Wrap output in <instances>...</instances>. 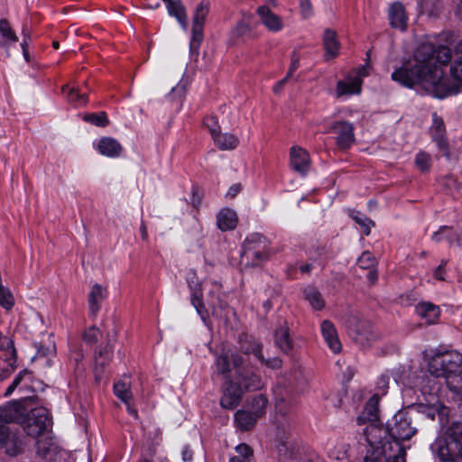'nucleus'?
<instances>
[{"instance_id": "f257e3e1", "label": "nucleus", "mask_w": 462, "mask_h": 462, "mask_svg": "<svg viewBox=\"0 0 462 462\" xmlns=\"http://www.w3.org/2000/svg\"><path fill=\"white\" fill-rule=\"evenodd\" d=\"M457 57L450 67V78H444L443 67L451 60L448 48H437L430 42H422L411 57L396 68L391 78L400 85L413 88L420 87L437 98H444L462 91V42L456 47Z\"/></svg>"}, {"instance_id": "f03ea898", "label": "nucleus", "mask_w": 462, "mask_h": 462, "mask_svg": "<svg viewBox=\"0 0 462 462\" xmlns=\"http://www.w3.org/2000/svg\"><path fill=\"white\" fill-rule=\"evenodd\" d=\"M428 370L430 374L405 378L402 383L421 393L430 410L428 415L433 420L436 413L445 414L443 384L454 393L462 390V355L454 351L437 353L430 358Z\"/></svg>"}, {"instance_id": "7ed1b4c3", "label": "nucleus", "mask_w": 462, "mask_h": 462, "mask_svg": "<svg viewBox=\"0 0 462 462\" xmlns=\"http://www.w3.org/2000/svg\"><path fill=\"white\" fill-rule=\"evenodd\" d=\"M417 432L407 411H397L386 422L385 429L379 424L366 425L364 436L368 444L365 462H406L405 448L402 441L409 440Z\"/></svg>"}, {"instance_id": "20e7f679", "label": "nucleus", "mask_w": 462, "mask_h": 462, "mask_svg": "<svg viewBox=\"0 0 462 462\" xmlns=\"http://www.w3.org/2000/svg\"><path fill=\"white\" fill-rule=\"evenodd\" d=\"M21 425L28 437L37 439L38 454L45 455L51 445L49 437L51 419L48 410L44 407L28 409Z\"/></svg>"}, {"instance_id": "39448f33", "label": "nucleus", "mask_w": 462, "mask_h": 462, "mask_svg": "<svg viewBox=\"0 0 462 462\" xmlns=\"http://www.w3.org/2000/svg\"><path fill=\"white\" fill-rule=\"evenodd\" d=\"M267 240L260 234L248 236L243 245L240 263L244 267L259 265L267 256Z\"/></svg>"}, {"instance_id": "423d86ee", "label": "nucleus", "mask_w": 462, "mask_h": 462, "mask_svg": "<svg viewBox=\"0 0 462 462\" xmlns=\"http://www.w3.org/2000/svg\"><path fill=\"white\" fill-rule=\"evenodd\" d=\"M433 454L442 462H457L462 457V446L445 432L431 445Z\"/></svg>"}, {"instance_id": "0eeeda50", "label": "nucleus", "mask_w": 462, "mask_h": 462, "mask_svg": "<svg viewBox=\"0 0 462 462\" xmlns=\"http://www.w3.org/2000/svg\"><path fill=\"white\" fill-rule=\"evenodd\" d=\"M25 447V438L17 429L0 424V449L7 456L15 457L23 453Z\"/></svg>"}, {"instance_id": "6e6552de", "label": "nucleus", "mask_w": 462, "mask_h": 462, "mask_svg": "<svg viewBox=\"0 0 462 462\" xmlns=\"http://www.w3.org/2000/svg\"><path fill=\"white\" fill-rule=\"evenodd\" d=\"M274 441L280 457L285 460H295L299 458L300 454V446L292 438L288 428H278L276 430Z\"/></svg>"}, {"instance_id": "1a4fd4ad", "label": "nucleus", "mask_w": 462, "mask_h": 462, "mask_svg": "<svg viewBox=\"0 0 462 462\" xmlns=\"http://www.w3.org/2000/svg\"><path fill=\"white\" fill-rule=\"evenodd\" d=\"M367 75L365 67L358 68L353 74L337 82L335 97L343 98L352 95H359L362 91L363 79Z\"/></svg>"}, {"instance_id": "9d476101", "label": "nucleus", "mask_w": 462, "mask_h": 462, "mask_svg": "<svg viewBox=\"0 0 462 462\" xmlns=\"http://www.w3.org/2000/svg\"><path fill=\"white\" fill-rule=\"evenodd\" d=\"M208 12L209 5L205 1L200 2L195 9L192 18L191 50H197L203 40V27Z\"/></svg>"}, {"instance_id": "9b49d317", "label": "nucleus", "mask_w": 462, "mask_h": 462, "mask_svg": "<svg viewBox=\"0 0 462 462\" xmlns=\"http://www.w3.org/2000/svg\"><path fill=\"white\" fill-rule=\"evenodd\" d=\"M216 367L218 374H223L226 378H229L231 371L234 369L236 376L242 375V357L230 351H225L216 359Z\"/></svg>"}, {"instance_id": "f8f14e48", "label": "nucleus", "mask_w": 462, "mask_h": 462, "mask_svg": "<svg viewBox=\"0 0 462 462\" xmlns=\"http://www.w3.org/2000/svg\"><path fill=\"white\" fill-rule=\"evenodd\" d=\"M27 401L20 400L15 402H7L0 409V424L9 425L12 422H16L21 425L23 420L28 407L26 406Z\"/></svg>"}, {"instance_id": "ddd939ff", "label": "nucleus", "mask_w": 462, "mask_h": 462, "mask_svg": "<svg viewBox=\"0 0 462 462\" xmlns=\"http://www.w3.org/2000/svg\"><path fill=\"white\" fill-rule=\"evenodd\" d=\"M354 125L347 121H337L331 125L330 131L336 134L337 146L341 150L350 148L356 141Z\"/></svg>"}, {"instance_id": "4468645a", "label": "nucleus", "mask_w": 462, "mask_h": 462, "mask_svg": "<svg viewBox=\"0 0 462 462\" xmlns=\"http://www.w3.org/2000/svg\"><path fill=\"white\" fill-rule=\"evenodd\" d=\"M255 12L259 18L260 23L268 32L272 33H277L284 29L285 23L282 17L273 12L268 5H259Z\"/></svg>"}, {"instance_id": "2eb2a0df", "label": "nucleus", "mask_w": 462, "mask_h": 462, "mask_svg": "<svg viewBox=\"0 0 462 462\" xmlns=\"http://www.w3.org/2000/svg\"><path fill=\"white\" fill-rule=\"evenodd\" d=\"M234 380L235 378L230 379V381L226 382V386L223 390V395L220 400V405L224 409H235L239 404L243 397V388Z\"/></svg>"}, {"instance_id": "dca6fc26", "label": "nucleus", "mask_w": 462, "mask_h": 462, "mask_svg": "<svg viewBox=\"0 0 462 462\" xmlns=\"http://www.w3.org/2000/svg\"><path fill=\"white\" fill-rule=\"evenodd\" d=\"M187 282L191 291V303L202 319L205 320V313L207 310H205L202 303V291L200 283L199 282V279L197 278L195 272L189 271L188 273Z\"/></svg>"}, {"instance_id": "f3484780", "label": "nucleus", "mask_w": 462, "mask_h": 462, "mask_svg": "<svg viewBox=\"0 0 462 462\" xmlns=\"http://www.w3.org/2000/svg\"><path fill=\"white\" fill-rule=\"evenodd\" d=\"M388 19L390 25L400 31H405L408 23V15L404 5L401 2H393L388 7Z\"/></svg>"}, {"instance_id": "a211bd4d", "label": "nucleus", "mask_w": 462, "mask_h": 462, "mask_svg": "<svg viewBox=\"0 0 462 462\" xmlns=\"http://www.w3.org/2000/svg\"><path fill=\"white\" fill-rule=\"evenodd\" d=\"M94 148L103 156L109 158L119 157L123 147L115 138L104 136L93 143Z\"/></svg>"}, {"instance_id": "6ab92c4d", "label": "nucleus", "mask_w": 462, "mask_h": 462, "mask_svg": "<svg viewBox=\"0 0 462 462\" xmlns=\"http://www.w3.org/2000/svg\"><path fill=\"white\" fill-rule=\"evenodd\" d=\"M320 331L328 348L335 354L339 353L342 345L334 324L330 320H323L320 324Z\"/></svg>"}, {"instance_id": "aec40b11", "label": "nucleus", "mask_w": 462, "mask_h": 462, "mask_svg": "<svg viewBox=\"0 0 462 462\" xmlns=\"http://www.w3.org/2000/svg\"><path fill=\"white\" fill-rule=\"evenodd\" d=\"M380 397L378 393L374 394L366 402L364 407L363 411L357 417L356 421L359 425H363L367 423V425L371 424H378L376 421L378 420V406H379Z\"/></svg>"}, {"instance_id": "412c9836", "label": "nucleus", "mask_w": 462, "mask_h": 462, "mask_svg": "<svg viewBox=\"0 0 462 462\" xmlns=\"http://www.w3.org/2000/svg\"><path fill=\"white\" fill-rule=\"evenodd\" d=\"M242 349L245 354L254 355L259 361L265 364L268 367L276 369L282 366V360L280 358L274 357L273 359L265 360L262 355L261 344L254 338L247 343L243 344Z\"/></svg>"}, {"instance_id": "4be33fe9", "label": "nucleus", "mask_w": 462, "mask_h": 462, "mask_svg": "<svg viewBox=\"0 0 462 462\" xmlns=\"http://www.w3.org/2000/svg\"><path fill=\"white\" fill-rule=\"evenodd\" d=\"M170 16L174 17L183 31L188 30V16L185 6L180 0H162Z\"/></svg>"}, {"instance_id": "5701e85b", "label": "nucleus", "mask_w": 462, "mask_h": 462, "mask_svg": "<svg viewBox=\"0 0 462 462\" xmlns=\"http://www.w3.org/2000/svg\"><path fill=\"white\" fill-rule=\"evenodd\" d=\"M415 310L418 316L428 324L436 323L440 316L439 307L429 301L419 302L416 305Z\"/></svg>"}, {"instance_id": "b1692460", "label": "nucleus", "mask_w": 462, "mask_h": 462, "mask_svg": "<svg viewBox=\"0 0 462 462\" xmlns=\"http://www.w3.org/2000/svg\"><path fill=\"white\" fill-rule=\"evenodd\" d=\"M291 165L300 174H305L310 168V155L300 147L291 149Z\"/></svg>"}, {"instance_id": "393cba45", "label": "nucleus", "mask_w": 462, "mask_h": 462, "mask_svg": "<svg viewBox=\"0 0 462 462\" xmlns=\"http://www.w3.org/2000/svg\"><path fill=\"white\" fill-rule=\"evenodd\" d=\"M237 223V214L231 208H222L217 215V225L221 231L233 230L236 227Z\"/></svg>"}, {"instance_id": "a878e982", "label": "nucleus", "mask_w": 462, "mask_h": 462, "mask_svg": "<svg viewBox=\"0 0 462 462\" xmlns=\"http://www.w3.org/2000/svg\"><path fill=\"white\" fill-rule=\"evenodd\" d=\"M257 420V418L245 408L238 410L234 415L236 428L241 431L251 430Z\"/></svg>"}, {"instance_id": "bb28decb", "label": "nucleus", "mask_w": 462, "mask_h": 462, "mask_svg": "<svg viewBox=\"0 0 462 462\" xmlns=\"http://www.w3.org/2000/svg\"><path fill=\"white\" fill-rule=\"evenodd\" d=\"M106 291L99 284L93 285L88 296V307L90 314L95 316L101 307V302L106 299Z\"/></svg>"}, {"instance_id": "cd10ccee", "label": "nucleus", "mask_w": 462, "mask_h": 462, "mask_svg": "<svg viewBox=\"0 0 462 462\" xmlns=\"http://www.w3.org/2000/svg\"><path fill=\"white\" fill-rule=\"evenodd\" d=\"M323 44L325 48L326 59L335 58L339 51V42L337 39V33L335 31L326 29L323 35Z\"/></svg>"}, {"instance_id": "c85d7f7f", "label": "nucleus", "mask_w": 462, "mask_h": 462, "mask_svg": "<svg viewBox=\"0 0 462 462\" xmlns=\"http://www.w3.org/2000/svg\"><path fill=\"white\" fill-rule=\"evenodd\" d=\"M215 144L223 151L233 150L237 147L239 139L230 133H217L213 138Z\"/></svg>"}, {"instance_id": "c756f323", "label": "nucleus", "mask_w": 462, "mask_h": 462, "mask_svg": "<svg viewBox=\"0 0 462 462\" xmlns=\"http://www.w3.org/2000/svg\"><path fill=\"white\" fill-rule=\"evenodd\" d=\"M62 93L68 102L75 106H80L87 103L88 97L85 93H81L77 87L65 85L62 87Z\"/></svg>"}, {"instance_id": "7c9ffc66", "label": "nucleus", "mask_w": 462, "mask_h": 462, "mask_svg": "<svg viewBox=\"0 0 462 462\" xmlns=\"http://www.w3.org/2000/svg\"><path fill=\"white\" fill-rule=\"evenodd\" d=\"M457 237L458 235L452 227L443 226L433 233L431 239L436 243L447 242L450 245H457Z\"/></svg>"}, {"instance_id": "2f4dec72", "label": "nucleus", "mask_w": 462, "mask_h": 462, "mask_svg": "<svg viewBox=\"0 0 462 462\" xmlns=\"http://www.w3.org/2000/svg\"><path fill=\"white\" fill-rule=\"evenodd\" d=\"M220 289L221 284L219 282H212L211 288L208 291V296L210 297L208 304L212 309V314L219 318H221L220 310L223 309V304L219 296Z\"/></svg>"}, {"instance_id": "473e14b6", "label": "nucleus", "mask_w": 462, "mask_h": 462, "mask_svg": "<svg viewBox=\"0 0 462 462\" xmlns=\"http://www.w3.org/2000/svg\"><path fill=\"white\" fill-rule=\"evenodd\" d=\"M267 404V398L259 394L252 398L245 409L249 410L259 420L265 414Z\"/></svg>"}, {"instance_id": "72a5a7b5", "label": "nucleus", "mask_w": 462, "mask_h": 462, "mask_svg": "<svg viewBox=\"0 0 462 462\" xmlns=\"http://www.w3.org/2000/svg\"><path fill=\"white\" fill-rule=\"evenodd\" d=\"M305 300L316 310H320L325 306L321 293L314 287L308 286L303 290Z\"/></svg>"}, {"instance_id": "f704fd0d", "label": "nucleus", "mask_w": 462, "mask_h": 462, "mask_svg": "<svg viewBox=\"0 0 462 462\" xmlns=\"http://www.w3.org/2000/svg\"><path fill=\"white\" fill-rule=\"evenodd\" d=\"M0 34L2 40L0 41L1 47H8L10 44L18 42V37L11 28L6 20H0Z\"/></svg>"}, {"instance_id": "c9c22d12", "label": "nucleus", "mask_w": 462, "mask_h": 462, "mask_svg": "<svg viewBox=\"0 0 462 462\" xmlns=\"http://www.w3.org/2000/svg\"><path fill=\"white\" fill-rule=\"evenodd\" d=\"M274 337L276 345L282 351L287 353L292 348V342L287 327L278 328L275 331Z\"/></svg>"}, {"instance_id": "e433bc0d", "label": "nucleus", "mask_w": 462, "mask_h": 462, "mask_svg": "<svg viewBox=\"0 0 462 462\" xmlns=\"http://www.w3.org/2000/svg\"><path fill=\"white\" fill-rule=\"evenodd\" d=\"M236 381L242 380L244 383V388L248 391H255L259 390L263 386L262 380L260 376L251 374L249 375L244 374V372L242 371V375H236L235 377Z\"/></svg>"}, {"instance_id": "4c0bfd02", "label": "nucleus", "mask_w": 462, "mask_h": 462, "mask_svg": "<svg viewBox=\"0 0 462 462\" xmlns=\"http://www.w3.org/2000/svg\"><path fill=\"white\" fill-rule=\"evenodd\" d=\"M15 354L0 357V381L5 380L12 374L15 367Z\"/></svg>"}, {"instance_id": "58836bf2", "label": "nucleus", "mask_w": 462, "mask_h": 462, "mask_svg": "<svg viewBox=\"0 0 462 462\" xmlns=\"http://www.w3.org/2000/svg\"><path fill=\"white\" fill-rule=\"evenodd\" d=\"M114 393L125 403H127L132 400V393L130 391V385L126 382L119 381L114 384Z\"/></svg>"}, {"instance_id": "ea45409f", "label": "nucleus", "mask_w": 462, "mask_h": 462, "mask_svg": "<svg viewBox=\"0 0 462 462\" xmlns=\"http://www.w3.org/2000/svg\"><path fill=\"white\" fill-rule=\"evenodd\" d=\"M236 456L232 457L229 462H250L253 456L251 448L246 444H239L236 447Z\"/></svg>"}, {"instance_id": "a19ab883", "label": "nucleus", "mask_w": 462, "mask_h": 462, "mask_svg": "<svg viewBox=\"0 0 462 462\" xmlns=\"http://www.w3.org/2000/svg\"><path fill=\"white\" fill-rule=\"evenodd\" d=\"M378 335L371 329L357 331L355 340L363 346H370L377 339Z\"/></svg>"}, {"instance_id": "79ce46f5", "label": "nucleus", "mask_w": 462, "mask_h": 462, "mask_svg": "<svg viewBox=\"0 0 462 462\" xmlns=\"http://www.w3.org/2000/svg\"><path fill=\"white\" fill-rule=\"evenodd\" d=\"M414 162L420 171H429L431 167V157L424 152H419L415 155Z\"/></svg>"}, {"instance_id": "37998d69", "label": "nucleus", "mask_w": 462, "mask_h": 462, "mask_svg": "<svg viewBox=\"0 0 462 462\" xmlns=\"http://www.w3.org/2000/svg\"><path fill=\"white\" fill-rule=\"evenodd\" d=\"M353 219L364 230V233L367 236L370 234L371 228L374 223L371 219L367 218L364 214L360 212H355L352 215Z\"/></svg>"}, {"instance_id": "c03bdc74", "label": "nucleus", "mask_w": 462, "mask_h": 462, "mask_svg": "<svg viewBox=\"0 0 462 462\" xmlns=\"http://www.w3.org/2000/svg\"><path fill=\"white\" fill-rule=\"evenodd\" d=\"M84 120L97 126H106L108 124V119L105 112L86 115Z\"/></svg>"}, {"instance_id": "a18cd8bd", "label": "nucleus", "mask_w": 462, "mask_h": 462, "mask_svg": "<svg viewBox=\"0 0 462 462\" xmlns=\"http://www.w3.org/2000/svg\"><path fill=\"white\" fill-rule=\"evenodd\" d=\"M185 94V86L178 84L171 88V91L167 96L170 101H176L178 107L181 106L182 98Z\"/></svg>"}, {"instance_id": "49530a36", "label": "nucleus", "mask_w": 462, "mask_h": 462, "mask_svg": "<svg viewBox=\"0 0 462 462\" xmlns=\"http://www.w3.org/2000/svg\"><path fill=\"white\" fill-rule=\"evenodd\" d=\"M357 265L361 269H372L375 265V259L369 252H365L357 260Z\"/></svg>"}, {"instance_id": "de8ad7c7", "label": "nucleus", "mask_w": 462, "mask_h": 462, "mask_svg": "<svg viewBox=\"0 0 462 462\" xmlns=\"http://www.w3.org/2000/svg\"><path fill=\"white\" fill-rule=\"evenodd\" d=\"M0 350L4 351V356H14L15 354V350L14 347V343L12 339L4 336L0 332Z\"/></svg>"}, {"instance_id": "09e8293b", "label": "nucleus", "mask_w": 462, "mask_h": 462, "mask_svg": "<svg viewBox=\"0 0 462 462\" xmlns=\"http://www.w3.org/2000/svg\"><path fill=\"white\" fill-rule=\"evenodd\" d=\"M252 28L246 22L239 21L235 28L232 30V33L236 37L246 36L251 33Z\"/></svg>"}, {"instance_id": "8fccbe9b", "label": "nucleus", "mask_w": 462, "mask_h": 462, "mask_svg": "<svg viewBox=\"0 0 462 462\" xmlns=\"http://www.w3.org/2000/svg\"><path fill=\"white\" fill-rule=\"evenodd\" d=\"M446 432L462 446V422L453 423Z\"/></svg>"}, {"instance_id": "3c124183", "label": "nucleus", "mask_w": 462, "mask_h": 462, "mask_svg": "<svg viewBox=\"0 0 462 462\" xmlns=\"http://www.w3.org/2000/svg\"><path fill=\"white\" fill-rule=\"evenodd\" d=\"M205 126L208 129L212 138L220 132V126L216 116H208L204 120Z\"/></svg>"}, {"instance_id": "603ef678", "label": "nucleus", "mask_w": 462, "mask_h": 462, "mask_svg": "<svg viewBox=\"0 0 462 462\" xmlns=\"http://www.w3.org/2000/svg\"><path fill=\"white\" fill-rule=\"evenodd\" d=\"M300 11L304 19L313 15V7L310 0H299Z\"/></svg>"}, {"instance_id": "864d4df0", "label": "nucleus", "mask_w": 462, "mask_h": 462, "mask_svg": "<svg viewBox=\"0 0 462 462\" xmlns=\"http://www.w3.org/2000/svg\"><path fill=\"white\" fill-rule=\"evenodd\" d=\"M28 374H29V373L27 370H23V371L19 372V374L13 380L12 383L6 389L5 395L8 396V395L12 394L13 392L15 390V388L21 383L23 378Z\"/></svg>"}, {"instance_id": "5fc2aeb1", "label": "nucleus", "mask_w": 462, "mask_h": 462, "mask_svg": "<svg viewBox=\"0 0 462 462\" xmlns=\"http://www.w3.org/2000/svg\"><path fill=\"white\" fill-rule=\"evenodd\" d=\"M84 340L88 343H95L97 341L100 337V331L95 328L91 327L84 333Z\"/></svg>"}, {"instance_id": "6e6d98bb", "label": "nucleus", "mask_w": 462, "mask_h": 462, "mask_svg": "<svg viewBox=\"0 0 462 462\" xmlns=\"http://www.w3.org/2000/svg\"><path fill=\"white\" fill-rule=\"evenodd\" d=\"M432 129L439 135L444 133L443 121L436 114L433 115Z\"/></svg>"}, {"instance_id": "4d7b16f0", "label": "nucleus", "mask_w": 462, "mask_h": 462, "mask_svg": "<svg viewBox=\"0 0 462 462\" xmlns=\"http://www.w3.org/2000/svg\"><path fill=\"white\" fill-rule=\"evenodd\" d=\"M299 65H300V57L296 53H293V55L291 57L290 68H289L286 77H288L290 79L292 76V74L294 73V71L299 68Z\"/></svg>"}, {"instance_id": "13d9d810", "label": "nucleus", "mask_w": 462, "mask_h": 462, "mask_svg": "<svg viewBox=\"0 0 462 462\" xmlns=\"http://www.w3.org/2000/svg\"><path fill=\"white\" fill-rule=\"evenodd\" d=\"M102 353L99 354L98 357H96V377L97 379L101 378V373L103 370V367L106 365L105 360L101 359Z\"/></svg>"}, {"instance_id": "bf43d9fd", "label": "nucleus", "mask_w": 462, "mask_h": 462, "mask_svg": "<svg viewBox=\"0 0 462 462\" xmlns=\"http://www.w3.org/2000/svg\"><path fill=\"white\" fill-rule=\"evenodd\" d=\"M445 264H446V262L442 261L441 263L436 268V270L434 271L435 279L439 280V281L445 280V277H444Z\"/></svg>"}, {"instance_id": "052dcab7", "label": "nucleus", "mask_w": 462, "mask_h": 462, "mask_svg": "<svg viewBox=\"0 0 462 462\" xmlns=\"http://www.w3.org/2000/svg\"><path fill=\"white\" fill-rule=\"evenodd\" d=\"M145 456L150 462H169L168 459L162 456H159L156 459H153V457L155 456V449L153 448H150Z\"/></svg>"}, {"instance_id": "680f3d73", "label": "nucleus", "mask_w": 462, "mask_h": 462, "mask_svg": "<svg viewBox=\"0 0 462 462\" xmlns=\"http://www.w3.org/2000/svg\"><path fill=\"white\" fill-rule=\"evenodd\" d=\"M288 79L289 78L285 77L282 79L279 80L273 88V92L275 94H280Z\"/></svg>"}, {"instance_id": "e2e57ef3", "label": "nucleus", "mask_w": 462, "mask_h": 462, "mask_svg": "<svg viewBox=\"0 0 462 462\" xmlns=\"http://www.w3.org/2000/svg\"><path fill=\"white\" fill-rule=\"evenodd\" d=\"M181 456H182V460L184 462H190L192 460V452L191 450L185 447L183 449H182V452H181Z\"/></svg>"}, {"instance_id": "0e129e2a", "label": "nucleus", "mask_w": 462, "mask_h": 462, "mask_svg": "<svg viewBox=\"0 0 462 462\" xmlns=\"http://www.w3.org/2000/svg\"><path fill=\"white\" fill-rule=\"evenodd\" d=\"M366 277L372 283H374L377 280L378 274L377 272L374 270V267L368 270Z\"/></svg>"}, {"instance_id": "69168bd1", "label": "nucleus", "mask_w": 462, "mask_h": 462, "mask_svg": "<svg viewBox=\"0 0 462 462\" xmlns=\"http://www.w3.org/2000/svg\"><path fill=\"white\" fill-rule=\"evenodd\" d=\"M125 404H126V409H127L128 413L131 416H133L134 418H137V411L131 406L130 402H128Z\"/></svg>"}, {"instance_id": "338daca9", "label": "nucleus", "mask_w": 462, "mask_h": 462, "mask_svg": "<svg viewBox=\"0 0 462 462\" xmlns=\"http://www.w3.org/2000/svg\"><path fill=\"white\" fill-rule=\"evenodd\" d=\"M388 381H389V378L387 376H381L380 379H379V386L382 387V388H386L387 385H388Z\"/></svg>"}, {"instance_id": "774afa93", "label": "nucleus", "mask_w": 462, "mask_h": 462, "mask_svg": "<svg viewBox=\"0 0 462 462\" xmlns=\"http://www.w3.org/2000/svg\"><path fill=\"white\" fill-rule=\"evenodd\" d=\"M239 190H240V186L235 185L229 189L228 195H230L231 197H234L239 192Z\"/></svg>"}]
</instances>
